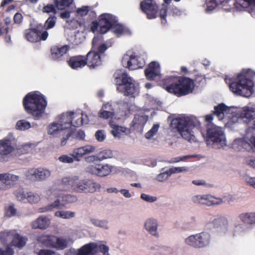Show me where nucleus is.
Here are the masks:
<instances>
[{
    "label": "nucleus",
    "instance_id": "obj_1",
    "mask_svg": "<svg viewBox=\"0 0 255 255\" xmlns=\"http://www.w3.org/2000/svg\"><path fill=\"white\" fill-rule=\"evenodd\" d=\"M67 184L71 186L74 192L79 193H94L100 188V184L92 179L82 178L79 176L64 177L61 182H55L45 190V197L53 202L40 208L38 212L42 213L62 209L67 203L73 202L75 198L65 193V185Z\"/></svg>",
    "mask_w": 255,
    "mask_h": 255
},
{
    "label": "nucleus",
    "instance_id": "obj_2",
    "mask_svg": "<svg viewBox=\"0 0 255 255\" xmlns=\"http://www.w3.org/2000/svg\"><path fill=\"white\" fill-rule=\"evenodd\" d=\"M82 113L68 112L58 116L54 121L47 127L48 135L61 140V145L64 146L72 134V126L80 127L83 125Z\"/></svg>",
    "mask_w": 255,
    "mask_h": 255
},
{
    "label": "nucleus",
    "instance_id": "obj_3",
    "mask_svg": "<svg viewBox=\"0 0 255 255\" xmlns=\"http://www.w3.org/2000/svg\"><path fill=\"white\" fill-rule=\"evenodd\" d=\"M255 77V71L250 69H244L234 79L226 76L225 81L235 94L250 97L254 92Z\"/></svg>",
    "mask_w": 255,
    "mask_h": 255
},
{
    "label": "nucleus",
    "instance_id": "obj_4",
    "mask_svg": "<svg viewBox=\"0 0 255 255\" xmlns=\"http://www.w3.org/2000/svg\"><path fill=\"white\" fill-rule=\"evenodd\" d=\"M200 124L196 117L181 115L172 120L171 126L178 131L183 138L190 142H193L196 141L194 129L199 127Z\"/></svg>",
    "mask_w": 255,
    "mask_h": 255
},
{
    "label": "nucleus",
    "instance_id": "obj_5",
    "mask_svg": "<svg viewBox=\"0 0 255 255\" xmlns=\"http://www.w3.org/2000/svg\"><path fill=\"white\" fill-rule=\"evenodd\" d=\"M23 104L27 113L38 120L44 113L47 101L43 95L36 91L28 93L24 98Z\"/></svg>",
    "mask_w": 255,
    "mask_h": 255
},
{
    "label": "nucleus",
    "instance_id": "obj_6",
    "mask_svg": "<svg viewBox=\"0 0 255 255\" xmlns=\"http://www.w3.org/2000/svg\"><path fill=\"white\" fill-rule=\"evenodd\" d=\"M163 88L168 92L178 96L186 95L192 93L194 88L193 81L185 77H170L165 80Z\"/></svg>",
    "mask_w": 255,
    "mask_h": 255
},
{
    "label": "nucleus",
    "instance_id": "obj_7",
    "mask_svg": "<svg viewBox=\"0 0 255 255\" xmlns=\"http://www.w3.org/2000/svg\"><path fill=\"white\" fill-rule=\"evenodd\" d=\"M114 76L117 85V91L124 93L125 95L133 98L139 94L138 85L131 77H128L124 70H117Z\"/></svg>",
    "mask_w": 255,
    "mask_h": 255
},
{
    "label": "nucleus",
    "instance_id": "obj_8",
    "mask_svg": "<svg viewBox=\"0 0 255 255\" xmlns=\"http://www.w3.org/2000/svg\"><path fill=\"white\" fill-rule=\"evenodd\" d=\"M108 47L104 41L102 35L95 36L92 42V50L86 55V65L90 69H94L102 64L100 54L103 53Z\"/></svg>",
    "mask_w": 255,
    "mask_h": 255
},
{
    "label": "nucleus",
    "instance_id": "obj_9",
    "mask_svg": "<svg viewBox=\"0 0 255 255\" xmlns=\"http://www.w3.org/2000/svg\"><path fill=\"white\" fill-rule=\"evenodd\" d=\"M56 19V18L54 16L49 17L44 23V31L41 30L42 28L41 25H38L36 29H26L24 32L25 39L30 42H36L41 39L45 40L48 36L47 30L52 28L55 26Z\"/></svg>",
    "mask_w": 255,
    "mask_h": 255
},
{
    "label": "nucleus",
    "instance_id": "obj_10",
    "mask_svg": "<svg viewBox=\"0 0 255 255\" xmlns=\"http://www.w3.org/2000/svg\"><path fill=\"white\" fill-rule=\"evenodd\" d=\"M96 147L90 144L73 149L71 155H62L59 157V160L64 163H72L74 161L79 162L83 156L96 151Z\"/></svg>",
    "mask_w": 255,
    "mask_h": 255
},
{
    "label": "nucleus",
    "instance_id": "obj_11",
    "mask_svg": "<svg viewBox=\"0 0 255 255\" xmlns=\"http://www.w3.org/2000/svg\"><path fill=\"white\" fill-rule=\"evenodd\" d=\"M207 144L212 142L213 146L217 148H221L226 146V136L221 128L212 125L207 128Z\"/></svg>",
    "mask_w": 255,
    "mask_h": 255
},
{
    "label": "nucleus",
    "instance_id": "obj_12",
    "mask_svg": "<svg viewBox=\"0 0 255 255\" xmlns=\"http://www.w3.org/2000/svg\"><path fill=\"white\" fill-rule=\"evenodd\" d=\"M144 55H138L132 51H128L123 57L122 63L123 66L133 70L142 68L145 64Z\"/></svg>",
    "mask_w": 255,
    "mask_h": 255
},
{
    "label": "nucleus",
    "instance_id": "obj_13",
    "mask_svg": "<svg viewBox=\"0 0 255 255\" xmlns=\"http://www.w3.org/2000/svg\"><path fill=\"white\" fill-rule=\"evenodd\" d=\"M86 172L100 177H104L111 174L118 172L119 169L115 166L108 163L98 165H89L85 168Z\"/></svg>",
    "mask_w": 255,
    "mask_h": 255
},
{
    "label": "nucleus",
    "instance_id": "obj_14",
    "mask_svg": "<svg viewBox=\"0 0 255 255\" xmlns=\"http://www.w3.org/2000/svg\"><path fill=\"white\" fill-rule=\"evenodd\" d=\"M76 255H110L109 248L105 245L89 243L80 248Z\"/></svg>",
    "mask_w": 255,
    "mask_h": 255
},
{
    "label": "nucleus",
    "instance_id": "obj_15",
    "mask_svg": "<svg viewBox=\"0 0 255 255\" xmlns=\"http://www.w3.org/2000/svg\"><path fill=\"white\" fill-rule=\"evenodd\" d=\"M38 240L46 246L60 250L66 248L69 243L66 239L46 235L39 236L38 238Z\"/></svg>",
    "mask_w": 255,
    "mask_h": 255
},
{
    "label": "nucleus",
    "instance_id": "obj_16",
    "mask_svg": "<svg viewBox=\"0 0 255 255\" xmlns=\"http://www.w3.org/2000/svg\"><path fill=\"white\" fill-rule=\"evenodd\" d=\"M141 10L146 14L148 19H153L157 17L158 6L154 0H145L140 3Z\"/></svg>",
    "mask_w": 255,
    "mask_h": 255
},
{
    "label": "nucleus",
    "instance_id": "obj_17",
    "mask_svg": "<svg viewBox=\"0 0 255 255\" xmlns=\"http://www.w3.org/2000/svg\"><path fill=\"white\" fill-rule=\"evenodd\" d=\"M19 179V176L13 174H0V190H5L9 189L15 185Z\"/></svg>",
    "mask_w": 255,
    "mask_h": 255
},
{
    "label": "nucleus",
    "instance_id": "obj_18",
    "mask_svg": "<svg viewBox=\"0 0 255 255\" xmlns=\"http://www.w3.org/2000/svg\"><path fill=\"white\" fill-rule=\"evenodd\" d=\"M100 31L101 33H105L115 24V17L109 13H103L99 17Z\"/></svg>",
    "mask_w": 255,
    "mask_h": 255
},
{
    "label": "nucleus",
    "instance_id": "obj_19",
    "mask_svg": "<svg viewBox=\"0 0 255 255\" xmlns=\"http://www.w3.org/2000/svg\"><path fill=\"white\" fill-rule=\"evenodd\" d=\"M241 114L243 122L247 123H250V128H255V108L249 107H244L239 109Z\"/></svg>",
    "mask_w": 255,
    "mask_h": 255
},
{
    "label": "nucleus",
    "instance_id": "obj_20",
    "mask_svg": "<svg viewBox=\"0 0 255 255\" xmlns=\"http://www.w3.org/2000/svg\"><path fill=\"white\" fill-rule=\"evenodd\" d=\"M234 5L237 9L247 10L255 17V0H235Z\"/></svg>",
    "mask_w": 255,
    "mask_h": 255
},
{
    "label": "nucleus",
    "instance_id": "obj_21",
    "mask_svg": "<svg viewBox=\"0 0 255 255\" xmlns=\"http://www.w3.org/2000/svg\"><path fill=\"white\" fill-rule=\"evenodd\" d=\"M148 115L145 112H140L136 114L131 123V127L134 129L142 131L148 120Z\"/></svg>",
    "mask_w": 255,
    "mask_h": 255
},
{
    "label": "nucleus",
    "instance_id": "obj_22",
    "mask_svg": "<svg viewBox=\"0 0 255 255\" xmlns=\"http://www.w3.org/2000/svg\"><path fill=\"white\" fill-rule=\"evenodd\" d=\"M216 197L211 195H195L192 197L191 200L196 204H201L207 206L216 205Z\"/></svg>",
    "mask_w": 255,
    "mask_h": 255
},
{
    "label": "nucleus",
    "instance_id": "obj_23",
    "mask_svg": "<svg viewBox=\"0 0 255 255\" xmlns=\"http://www.w3.org/2000/svg\"><path fill=\"white\" fill-rule=\"evenodd\" d=\"M109 126L111 128V133L113 136L117 138H120L122 136L127 135L130 133L128 128L119 126L114 122L110 121Z\"/></svg>",
    "mask_w": 255,
    "mask_h": 255
},
{
    "label": "nucleus",
    "instance_id": "obj_24",
    "mask_svg": "<svg viewBox=\"0 0 255 255\" xmlns=\"http://www.w3.org/2000/svg\"><path fill=\"white\" fill-rule=\"evenodd\" d=\"M232 111L230 112V114H229L224 121L226 126L228 127H231L234 124L243 121L241 114L238 108L233 107Z\"/></svg>",
    "mask_w": 255,
    "mask_h": 255
},
{
    "label": "nucleus",
    "instance_id": "obj_25",
    "mask_svg": "<svg viewBox=\"0 0 255 255\" xmlns=\"http://www.w3.org/2000/svg\"><path fill=\"white\" fill-rule=\"evenodd\" d=\"M158 220L153 218L147 219L144 222L143 226L146 231L151 236L155 238L158 237Z\"/></svg>",
    "mask_w": 255,
    "mask_h": 255
},
{
    "label": "nucleus",
    "instance_id": "obj_26",
    "mask_svg": "<svg viewBox=\"0 0 255 255\" xmlns=\"http://www.w3.org/2000/svg\"><path fill=\"white\" fill-rule=\"evenodd\" d=\"M233 107H228L224 103H221L214 107V114L217 116L219 120L224 121L229 114H230V112L232 111Z\"/></svg>",
    "mask_w": 255,
    "mask_h": 255
},
{
    "label": "nucleus",
    "instance_id": "obj_27",
    "mask_svg": "<svg viewBox=\"0 0 255 255\" xmlns=\"http://www.w3.org/2000/svg\"><path fill=\"white\" fill-rule=\"evenodd\" d=\"M145 75L147 79L154 80L159 75V63L155 61L150 62L145 70Z\"/></svg>",
    "mask_w": 255,
    "mask_h": 255
},
{
    "label": "nucleus",
    "instance_id": "obj_28",
    "mask_svg": "<svg viewBox=\"0 0 255 255\" xmlns=\"http://www.w3.org/2000/svg\"><path fill=\"white\" fill-rule=\"evenodd\" d=\"M67 63L68 65L73 69L82 68L86 65L85 57L82 55L71 57L67 60Z\"/></svg>",
    "mask_w": 255,
    "mask_h": 255
},
{
    "label": "nucleus",
    "instance_id": "obj_29",
    "mask_svg": "<svg viewBox=\"0 0 255 255\" xmlns=\"http://www.w3.org/2000/svg\"><path fill=\"white\" fill-rule=\"evenodd\" d=\"M69 47L66 45L61 47L55 46L51 48L50 57L53 60H60L62 56L67 53Z\"/></svg>",
    "mask_w": 255,
    "mask_h": 255
},
{
    "label": "nucleus",
    "instance_id": "obj_30",
    "mask_svg": "<svg viewBox=\"0 0 255 255\" xmlns=\"http://www.w3.org/2000/svg\"><path fill=\"white\" fill-rule=\"evenodd\" d=\"M50 224V220L45 216H40L35 221H33L31 226L32 229L44 230L47 229Z\"/></svg>",
    "mask_w": 255,
    "mask_h": 255
},
{
    "label": "nucleus",
    "instance_id": "obj_31",
    "mask_svg": "<svg viewBox=\"0 0 255 255\" xmlns=\"http://www.w3.org/2000/svg\"><path fill=\"white\" fill-rule=\"evenodd\" d=\"M198 248L208 246L211 242L210 234L206 232L197 234Z\"/></svg>",
    "mask_w": 255,
    "mask_h": 255
},
{
    "label": "nucleus",
    "instance_id": "obj_32",
    "mask_svg": "<svg viewBox=\"0 0 255 255\" xmlns=\"http://www.w3.org/2000/svg\"><path fill=\"white\" fill-rule=\"evenodd\" d=\"M240 199V197L236 194L227 195L223 196L222 198L216 197V205H220L224 203L232 204L238 202Z\"/></svg>",
    "mask_w": 255,
    "mask_h": 255
},
{
    "label": "nucleus",
    "instance_id": "obj_33",
    "mask_svg": "<svg viewBox=\"0 0 255 255\" xmlns=\"http://www.w3.org/2000/svg\"><path fill=\"white\" fill-rule=\"evenodd\" d=\"M228 2V0H205L206 10L208 12H210L219 5H223V6H226Z\"/></svg>",
    "mask_w": 255,
    "mask_h": 255
},
{
    "label": "nucleus",
    "instance_id": "obj_34",
    "mask_svg": "<svg viewBox=\"0 0 255 255\" xmlns=\"http://www.w3.org/2000/svg\"><path fill=\"white\" fill-rule=\"evenodd\" d=\"M16 235L15 230H5L0 232V242L2 244L7 243L12 240Z\"/></svg>",
    "mask_w": 255,
    "mask_h": 255
},
{
    "label": "nucleus",
    "instance_id": "obj_35",
    "mask_svg": "<svg viewBox=\"0 0 255 255\" xmlns=\"http://www.w3.org/2000/svg\"><path fill=\"white\" fill-rule=\"evenodd\" d=\"M84 37L82 32L77 31L71 32L68 36L67 40L74 45H77L84 40Z\"/></svg>",
    "mask_w": 255,
    "mask_h": 255
},
{
    "label": "nucleus",
    "instance_id": "obj_36",
    "mask_svg": "<svg viewBox=\"0 0 255 255\" xmlns=\"http://www.w3.org/2000/svg\"><path fill=\"white\" fill-rule=\"evenodd\" d=\"M14 149L9 140H0V154L7 155L11 153Z\"/></svg>",
    "mask_w": 255,
    "mask_h": 255
},
{
    "label": "nucleus",
    "instance_id": "obj_37",
    "mask_svg": "<svg viewBox=\"0 0 255 255\" xmlns=\"http://www.w3.org/2000/svg\"><path fill=\"white\" fill-rule=\"evenodd\" d=\"M26 241L27 239L25 237L20 235L16 231V235H14L12 240L8 244L11 245V247H12V246H13L21 248L25 245Z\"/></svg>",
    "mask_w": 255,
    "mask_h": 255
},
{
    "label": "nucleus",
    "instance_id": "obj_38",
    "mask_svg": "<svg viewBox=\"0 0 255 255\" xmlns=\"http://www.w3.org/2000/svg\"><path fill=\"white\" fill-rule=\"evenodd\" d=\"M90 222L93 226L101 228L105 230L110 229V226L109 222L106 220H100L94 218L90 219Z\"/></svg>",
    "mask_w": 255,
    "mask_h": 255
},
{
    "label": "nucleus",
    "instance_id": "obj_39",
    "mask_svg": "<svg viewBox=\"0 0 255 255\" xmlns=\"http://www.w3.org/2000/svg\"><path fill=\"white\" fill-rule=\"evenodd\" d=\"M239 218L244 223L248 224L255 223V212L243 213L239 215Z\"/></svg>",
    "mask_w": 255,
    "mask_h": 255
},
{
    "label": "nucleus",
    "instance_id": "obj_40",
    "mask_svg": "<svg viewBox=\"0 0 255 255\" xmlns=\"http://www.w3.org/2000/svg\"><path fill=\"white\" fill-rule=\"evenodd\" d=\"M248 144L249 143L244 138H238L234 140L232 147L235 150L240 151L243 148H247Z\"/></svg>",
    "mask_w": 255,
    "mask_h": 255
},
{
    "label": "nucleus",
    "instance_id": "obj_41",
    "mask_svg": "<svg viewBox=\"0 0 255 255\" xmlns=\"http://www.w3.org/2000/svg\"><path fill=\"white\" fill-rule=\"evenodd\" d=\"M76 213L69 210H58L54 213V216L58 218H61L63 219H70L75 216Z\"/></svg>",
    "mask_w": 255,
    "mask_h": 255
},
{
    "label": "nucleus",
    "instance_id": "obj_42",
    "mask_svg": "<svg viewBox=\"0 0 255 255\" xmlns=\"http://www.w3.org/2000/svg\"><path fill=\"white\" fill-rule=\"evenodd\" d=\"M176 1H179L180 0H174ZM171 0H163L164 3L162 4L161 8H160V20L161 23H165L166 20L165 17L166 16V11L167 9V5L171 2Z\"/></svg>",
    "mask_w": 255,
    "mask_h": 255
},
{
    "label": "nucleus",
    "instance_id": "obj_43",
    "mask_svg": "<svg viewBox=\"0 0 255 255\" xmlns=\"http://www.w3.org/2000/svg\"><path fill=\"white\" fill-rule=\"evenodd\" d=\"M184 243L187 245L198 248L197 234L186 238L184 240Z\"/></svg>",
    "mask_w": 255,
    "mask_h": 255
},
{
    "label": "nucleus",
    "instance_id": "obj_44",
    "mask_svg": "<svg viewBox=\"0 0 255 255\" xmlns=\"http://www.w3.org/2000/svg\"><path fill=\"white\" fill-rule=\"evenodd\" d=\"M51 171L47 168H39V181L46 180L51 176Z\"/></svg>",
    "mask_w": 255,
    "mask_h": 255
},
{
    "label": "nucleus",
    "instance_id": "obj_45",
    "mask_svg": "<svg viewBox=\"0 0 255 255\" xmlns=\"http://www.w3.org/2000/svg\"><path fill=\"white\" fill-rule=\"evenodd\" d=\"M111 28L113 32L118 36L126 33L127 31L123 25L117 23V22L111 27Z\"/></svg>",
    "mask_w": 255,
    "mask_h": 255
},
{
    "label": "nucleus",
    "instance_id": "obj_46",
    "mask_svg": "<svg viewBox=\"0 0 255 255\" xmlns=\"http://www.w3.org/2000/svg\"><path fill=\"white\" fill-rule=\"evenodd\" d=\"M232 232L233 235L234 236L243 235L245 233L244 226L240 223H236L234 224V228Z\"/></svg>",
    "mask_w": 255,
    "mask_h": 255
},
{
    "label": "nucleus",
    "instance_id": "obj_47",
    "mask_svg": "<svg viewBox=\"0 0 255 255\" xmlns=\"http://www.w3.org/2000/svg\"><path fill=\"white\" fill-rule=\"evenodd\" d=\"M99 161L112 158L113 156V152L109 149H104L98 153Z\"/></svg>",
    "mask_w": 255,
    "mask_h": 255
},
{
    "label": "nucleus",
    "instance_id": "obj_48",
    "mask_svg": "<svg viewBox=\"0 0 255 255\" xmlns=\"http://www.w3.org/2000/svg\"><path fill=\"white\" fill-rule=\"evenodd\" d=\"M31 127L29 122L24 120H21L17 121L15 128L19 130H25Z\"/></svg>",
    "mask_w": 255,
    "mask_h": 255
},
{
    "label": "nucleus",
    "instance_id": "obj_49",
    "mask_svg": "<svg viewBox=\"0 0 255 255\" xmlns=\"http://www.w3.org/2000/svg\"><path fill=\"white\" fill-rule=\"evenodd\" d=\"M159 129L158 124H154L151 128L145 134V137L147 139H151L157 134Z\"/></svg>",
    "mask_w": 255,
    "mask_h": 255
},
{
    "label": "nucleus",
    "instance_id": "obj_50",
    "mask_svg": "<svg viewBox=\"0 0 255 255\" xmlns=\"http://www.w3.org/2000/svg\"><path fill=\"white\" fill-rule=\"evenodd\" d=\"M73 0H55V3L58 9L63 10L68 7Z\"/></svg>",
    "mask_w": 255,
    "mask_h": 255
},
{
    "label": "nucleus",
    "instance_id": "obj_51",
    "mask_svg": "<svg viewBox=\"0 0 255 255\" xmlns=\"http://www.w3.org/2000/svg\"><path fill=\"white\" fill-rule=\"evenodd\" d=\"M40 196L36 193L28 192L27 200L31 204L37 203L40 200Z\"/></svg>",
    "mask_w": 255,
    "mask_h": 255
},
{
    "label": "nucleus",
    "instance_id": "obj_52",
    "mask_svg": "<svg viewBox=\"0 0 255 255\" xmlns=\"http://www.w3.org/2000/svg\"><path fill=\"white\" fill-rule=\"evenodd\" d=\"M115 116V112H108L101 109L98 113V117L103 119L112 118Z\"/></svg>",
    "mask_w": 255,
    "mask_h": 255
},
{
    "label": "nucleus",
    "instance_id": "obj_53",
    "mask_svg": "<svg viewBox=\"0 0 255 255\" xmlns=\"http://www.w3.org/2000/svg\"><path fill=\"white\" fill-rule=\"evenodd\" d=\"M95 137L98 142H103L106 138V132L104 130H98L95 134Z\"/></svg>",
    "mask_w": 255,
    "mask_h": 255
},
{
    "label": "nucleus",
    "instance_id": "obj_54",
    "mask_svg": "<svg viewBox=\"0 0 255 255\" xmlns=\"http://www.w3.org/2000/svg\"><path fill=\"white\" fill-rule=\"evenodd\" d=\"M13 254L14 250L11 247L10 244H8L4 249L0 248V255H13Z\"/></svg>",
    "mask_w": 255,
    "mask_h": 255
},
{
    "label": "nucleus",
    "instance_id": "obj_55",
    "mask_svg": "<svg viewBox=\"0 0 255 255\" xmlns=\"http://www.w3.org/2000/svg\"><path fill=\"white\" fill-rule=\"evenodd\" d=\"M171 176L168 169L165 168L160 169V182L167 180Z\"/></svg>",
    "mask_w": 255,
    "mask_h": 255
},
{
    "label": "nucleus",
    "instance_id": "obj_56",
    "mask_svg": "<svg viewBox=\"0 0 255 255\" xmlns=\"http://www.w3.org/2000/svg\"><path fill=\"white\" fill-rule=\"evenodd\" d=\"M16 213V210L12 205H9L5 209V215L8 217L14 216Z\"/></svg>",
    "mask_w": 255,
    "mask_h": 255
},
{
    "label": "nucleus",
    "instance_id": "obj_57",
    "mask_svg": "<svg viewBox=\"0 0 255 255\" xmlns=\"http://www.w3.org/2000/svg\"><path fill=\"white\" fill-rule=\"evenodd\" d=\"M171 175L172 174H177L181 172H184L187 171V168L183 167H172L171 168H168Z\"/></svg>",
    "mask_w": 255,
    "mask_h": 255
},
{
    "label": "nucleus",
    "instance_id": "obj_58",
    "mask_svg": "<svg viewBox=\"0 0 255 255\" xmlns=\"http://www.w3.org/2000/svg\"><path fill=\"white\" fill-rule=\"evenodd\" d=\"M140 198L148 203H153L156 201L158 199L157 197L149 195L142 193L140 195Z\"/></svg>",
    "mask_w": 255,
    "mask_h": 255
},
{
    "label": "nucleus",
    "instance_id": "obj_59",
    "mask_svg": "<svg viewBox=\"0 0 255 255\" xmlns=\"http://www.w3.org/2000/svg\"><path fill=\"white\" fill-rule=\"evenodd\" d=\"M28 193L22 190H20L15 193V196L18 200L24 201L25 199L27 200Z\"/></svg>",
    "mask_w": 255,
    "mask_h": 255
},
{
    "label": "nucleus",
    "instance_id": "obj_60",
    "mask_svg": "<svg viewBox=\"0 0 255 255\" xmlns=\"http://www.w3.org/2000/svg\"><path fill=\"white\" fill-rule=\"evenodd\" d=\"M35 168H28L24 171V175L27 179L33 181Z\"/></svg>",
    "mask_w": 255,
    "mask_h": 255
},
{
    "label": "nucleus",
    "instance_id": "obj_61",
    "mask_svg": "<svg viewBox=\"0 0 255 255\" xmlns=\"http://www.w3.org/2000/svg\"><path fill=\"white\" fill-rule=\"evenodd\" d=\"M85 160L87 163H94L95 162L99 161L98 153L95 154L86 156Z\"/></svg>",
    "mask_w": 255,
    "mask_h": 255
},
{
    "label": "nucleus",
    "instance_id": "obj_62",
    "mask_svg": "<svg viewBox=\"0 0 255 255\" xmlns=\"http://www.w3.org/2000/svg\"><path fill=\"white\" fill-rule=\"evenodd\" d=\"M219 232L221 235H226L228 231V222L226 221L218 229Z\"/></svg>",
    "mask_w": 255,
    "mask_h": 255
},
{
    "label": "nucleus",
    "instance_id": "obj_63",
    "mask_svg": "<svg viewBox=\"0 0 255 255\" xmlns=\"http://www.w3.org/2000/svg\"><path fill=\"white\" fill-rule=\"evenodd\" d=\"M89 11V7L87 6H83L77 9V13L78 15L83 16L86 15Z\"/></svg>",
    "mask_w": 255,
    "mask_h": 255
},
{
    "label": "nucleus",
    "instance_id": "obj_64",
    "mask_svg": "<svg viewBox=\"0 0 255 255\" xmlns=\"http://www.w3.org/2000/svg\"><path fill=\"white\" fill-rule=\"evenodd\" d=\"M115 105L112 103H107L102 106L101 109L108 112H115Z\"/></svg>",
    "mask_w": 255,
    "mask_h": 255
}]
</instances>
